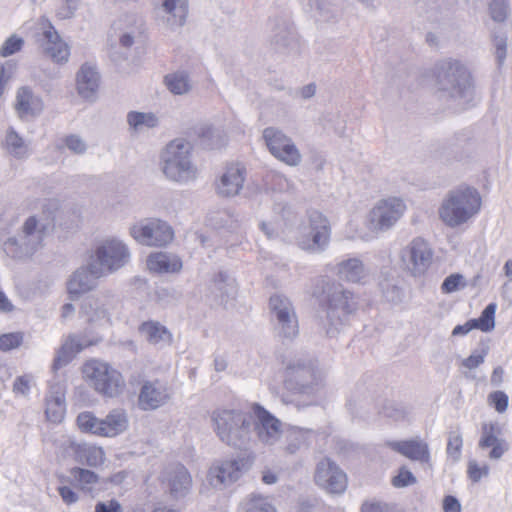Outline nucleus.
<instances>
[{
  "mask_svg": "<svg viewBox=\"0 0 512 512\" xmlns=\"http://www.w3.org/2000/svg\"><path fill=\"white\" fill-rule=\"evenodd\" d=\"M83 374L94 389L105 396L115 397L124 390L125 381L121 373L105 362L88 361L83 367Z\"/></svg>",
  "mask_w": 512,
  "mask_h": 512,
  "instance_id": "10",
  "label": "nucleus"
},
{
  "mask_svg": "<svg viewBox=\"0 0 512 512\" xmlns=\"http://www.w3.org/2000/svg\"><path fill=\"white\" fill-rule=\"evenodd\" d=\"M482 199L477 189L461 186L449 191L439 208V219L449 228H457L472 220L480 211Z\"/></svg>",
  "mask_w": 512,
  "mask_h": 512,
  "instance_id": "2",
  "label": "nucleus"
},
{
  "mask_svg": "<svg viewBox=\"0 0 512 512\" xmlns=\"http://www.w3.org/2000/svg\"><path fill=\"white\" fill-rule=\"evenodd\" d=\"M487 404L499 414H503L508 409L509 397L504 391L496 390L488 394Z\"/></svg>",
  "mask_w": 512,
  "mask_h": 512,
  "instance_id": "49",
  "label": "nucleus"
},
{
  "mask_svg": "<svg viewBox=\"0 0 512 512\" xmlns=\"http://www.w3.org/2000/svg\"><path fill=\"white\" fill-rule=\"evenodd\" d=\"M139 331L147 341L153 344H159L161 347L169 344L172 340V335L167 328L156 321L142 323Z\"/></svg>",
  "mask_w": 512,
  "mask_h": 512,
  "instance_id": "40",
  "label": "nucleus"
},
{
  "mask_svg": "<svg viewBox=\"0 0 512 512\" xmlns=\"http://www.w3.org/2000/svg\"><path fill=\"white\" fill-rule=\"evenodd\" d=\"M253 412L256 418V430L259 440L269 446L280 444L286 427L260 406H255Z\"/></svg>",
  "mask_w": 512,
  "mask_h": 512,
  "instance_id": "19",
  "label": "nucleus"
},
{
  "mask_svg": "<svg viewBox=\"0 0 512 512\" xmlns=\"http://www.w3.org/2000/svg\"><path fill=\"white\" fill-rule=\"evenodd\" d=\"M129 233L138 243L151 247L165 246L174 238L172 227L157 218L145 219L132 225Z\"/></svg>",
  "mask_w": 512,
  "mask_h": 512,
  "instance_id": "13",
  "label": "nucleus"
},
{
  "mask_svg": "<svg viewBox=\"0 0 512 512\" xmlns=\"http://www.w3.org/2000/svg\"><path fill=\"white\" fill-rule=\"evenodd\" d=\"M169 398V390L164 382L146 381L140 390L138 403L143 410H153L164 405Z\"/></svg>",
  "mask_w": 512,
  "mask_h": 512,
  "instance_id": "25",
  "label": "nucleus"
},
{
  "mask_svg": "<svg viewBox=\"0 0 512 512\" xmlns=\"http://www.w3.org/2000/svg\"><path fill=\"white\" fill-rule=\"evenodd\" d=\"M64 142L66 147L75 154H84L87 150L86 142L78 135H69Z\"/></svg>",
  "mask_w": 512,
  "mask_h": 512,
  "instance_id": "58",
  "label": "nucleus"
},
{
  "mask_svg": "<svg viewBox=\"0 0 512 512\" xmlns=\"http://www.w3.org/2000/svg\"><path fill=\"white\" fill-rule=\"evenodd\" d=\"M100 437L114 438L129 427L127 414L122 410H112L101 419Z\"/></svg>",
  "mask_w": 512,
  "mask_h": 512,
  "instance_id": "30",
  "label": "nucleus"
},
{
  "mask_svg": "<svg viewBox=\"0 0 512 512\" xmlns=\"http://www.w3.org/2000/svg\"><path fill=\"white\" fill-rule=\"evenodd\" d=\"M102 276H95L89 267V260L86 266L77 269L67 282L69 294L79 296L92 290L96 285V279Z\"/></svg>",
  "mask_w": 512,
  "mask_h": 512,
  "instance_id": "29",
  "label": "nucleus"
},
{
  "mask_svg": "<svg viewBox=\"0 0 512 512\" xmlns=\"http://www.w3.org/2000/svg\"><path fill=\"white\" fill-rule=\"evenodd\" d=\"M167 89L174 95H184L191 91L192 83L184 72L172 73L164 79Z\"/></svg>",
  "mask_w": 512,
  "mask_h": 512,
  "instance_id": "44",
  "label": "nucleus"
},
{
  "mask_svg": "<svg viewBox=\"0 0 512 512\" xmlns=\"http://www.w3.org/2000/svg\"><path fill=\"white\" fill-rule=\"evenodd\" d=\"M213 428L225 444L242 448L250 438L253 427L252 416L236 410H218L212 415Z\"/></svg>",
  "mask_w": 512,
  "mask_h": 512,
  "instance_id": "6",
  "label": "nucleus"
},
{
  "mask_svg": "<svg viewBox=\"0 0 512 512\" xmlns=\"http://www.w3.org/2000/svg\"><path fill=\"white\" fill-rule=\"evenodd\" d=\"M242 512H277L268 496L252 493L241 503Z\"/></svg>",
  "mask_w": 512,
  "mask_h": 512,
  "instance_id": "43",
  "label": "nucleus"
},
{
  "mask_svg": "<svg viewBox=\"0 0 512 512\" xmlns=\"http://www.w3.org/2000/svg\"><path fill=\"white\" fill-rule=\"evenodd\" d=\"M44 406L45 417L49 422L53 424L63 422L67 411L66 385L63 382L53 381L49 383Z\"/></svg>",
  "mask_w": 512,
  "mask_h": 512,
  "instance_id": "22",
  "label": "nucleus"
},
{
  "mask_svg": "<svg viewBox=\"0 0 512 512\" xmlns=\"http://www.w3.org/2000/svg\"><path fill=\"white\" fill-rule=\"evenodd\" d=\"M62 5L57 10V16L60 19H69L71 18L78 6L79 0H61Z\"/></svg>",
  "mask_w": 512,
  "mask_h": 512,
  "instance_id": "60",
  "label": "nucleus"
},
{
  "mask_svg": "<svg viewBox=\"0 0 512 512\" xmlns=\"http://www.w3.org/2000/svg\"><path fill=\"white\" fill-rule=\"evenodd\" d=\"M155 10L159 21L175 29L185 23L188 13L187 0H155Z\"/></svg>",
  "mask_w": 512,
  "mask_h": 512,
  "instance_id": "23",
  "label": "nucleus"
},
{
  "mask_svg": "<svg viewBox=\"0 0 512 512\" xmlns=\"http://www.w3.org/2000/svg\"><path fill=\"white\" fill-rule=\"evenodd\" d=\"M416 482V477L406 466L399 468L396 475L391 479V483L395 488H405L414 485Z\"/></svg>",
  "mask_w": 512,
  "mask_h": 512,
  "instance_id": "52",
  "label": "nucleus"
},
{
  "mask_svg": "<svg viewBox=\"0 0 512 512\" xmlns=\"http://www.w3.org/2000/svg\"><path fill=\"white\" fill-rule=\"evenodd\" d=\"M489 15L495 22H504L509 16L508 0H492L489 4Z\"/></svg>",
  "mask_w": 512,
  "mask_h": 512,
  "instance_id": "50",
  "label": "nucleus"
},
{
  "mask_svg": "<svg viewBox=\"0 0 512 512\" xmlns=\"http://www.w3.org/2000/svg\"><path fill=\"white\" fill-rule=\"evenodd\" d=\"M463 446L462 436L459 432L453 431L449 434L448 443H447V455L454 462L458 461L461 456V450Z\"/></svg>",
  "mask_w": 512,
  "mask_h": 512,
  "instance_id": "53",
  "label": "nucleus"
},
{
  "mask_svg": "<svg viewBox=\"0 0 512 512\" xmlns=\"http://www.w3.org/2000/svg\"><path fill=\"white\" fill-rule=\"evenodd\" d=\"M329 236L328 220L320 212L313 211L309 214L307 224L301 227L297 242L303 250L319 252L327 246Z\"/></svg>",
  "mask_w": 512,
  "mask_h": 512,
  "instance_id": "14",
  "label": "nucleus"
},
{
  "mask_svg": "<svg viewBox=\"0 0 512 512\" xmlns=\"http://www.w3.org/2000/svg\"><path fill=\"white\" fill-rule=\"evenodd\" d=\"M267 183H270L274 190L284 191L290 188V183L283 175L271 172L266 176Z\"/></svg>",
  "mask_w": 512,
  "mask_h": 512,
  "instance_id": "59",
  "label": "nucleus"
},
{
  "mask_svg": "<svg viewBox=\"0 0 512 512\" xmlns=\"http://www.w3.org/2000/svg\"><path fill=\"white\" fill-rule=\"evenodd\" d=\"M443 509L445 512H460L461 505L453 496H446L443 501Z\"/></svg>",
  "mask_w": 512,
  "mask_h": 512,
  "instance_id": "64",
  "label": "nucleus"
},
{
  "mask_svg": "<svg viewBox=\"0 0 512 512\" xmlns=\"http://www.w3.org/2000/svg\"><path fill=\"white\" fill-rule=\"evenodd\" d=\"M42 29L36 36L41 53L55 63H66L70 55L68 45L48 20H42Z\"/></svg>",
  "mask_w": 512,
  "mask_h": 512,
  "instance_id": "18",
  "label": "nucleus"
},
{
  "mask_svg": "<svg viewBox=\"0 0 512 512\" xmlns=\"http://www.w3.org/2000/svg\"><path fill=\"white\" fill-rule=\"evenodd\" d=\"M24 44V40L17 35L10 36L2 45L0 49V55L7 57L21 50Z\"/></svg>",
  "mask_w": 512,
  "mask_h": 512,
  "instance_id": "57",
  "label": "nucleus"
},
{
  "mask_svg": "<svg viewBox=\"0 0 512 512\" xmlns=\"http://www.w3.org/2000/svg\"><path fill=\"white\" fill-rule=\"evenodd\" d=\"M275 50L281 53H291L297 48V41L292 29L286 23H279L271 37Z\"/></svg>",
  "mask_w": 512,
  "mask_h": 512,
  "instance_id": "37",
  "label": "nucleus"
},
{
  "mask_svg": "<svg viewBox=\"0 0 512 512\" xmlns=\"http://www.w3.org/2000/svg\"><path fill=\"white\" fill-rule=\"evenodd\" d=\"M246 169L239 163L230 164L216 183L217 194L222 197H233L240 193L245 181Z\"/></svg>",
  "mask_w": 512,
  "mask_h": 512,
  "instance_id": "24",
  "label": "nucleus"
},
{
  "mask_svg": "<svg viewBox=\"0 0 512 512\" xmlns=\"http://www.w3.org/2000/svg\"><path fill=\"white\" fill-rule=\"evenodd\" d=\"M143 37L142 20H134L131 32H122L120 34V44L124 48H130L133 44L140 42Z\"/></svg>",
  "mask_w": 512,
  "mask_h": 512,
  "instance_id": "47",
  "label": "nucleus"
},
{
  "mask_svg": "<svg viewBox=\"0 0 512 512\" xmlns=\"http://www.w3.org/2000/svg\"><path fill=\"white\" fill-rule=\"evenodd\" d=\"M23 342L21 332L7 333L0 336V350L8 351L17 349Z\"/></svg>",
  "mask_w": 512,
  "mask_h": 512,
  "instance_id": "55",
  "label": "nucleus"
},
{
  "mask_svg": "<svg viewBox=\"0 0 512 512\" xmlns=\"http://www.w3.org/2000/svg\"><path fill=\"white\" fill-rule=\"evenodd\" d=\"M466 286L464 277L461 274H451L443 281L441 285V291L443 293H453Z\"/></svg>",
  "mask_w": 512,
  "mask_h": 512,
  "instance_id": "54",
  "label": "nucleus"
},
{
  "mask_svg": "<svg viewBox=\"0 0 512 512\" xmlns=\"http://www.w3.org/2000/svg\"><path fill=\"white\" fill-rule=\"evenodd\" d=\"M316 296L319 325L328 337H336L344 329L347 317L354 309L352 293L338 282L323 281L321 291Z\"/></svg>",
  "mask_w": 512,
  "mask_h": 512,
  "instance_id": "1",
  "label": "nucleus"
},
{
  "mask_svg": "<svg viewBox=\"0 0 512 512\" xmlns=\"http://www.w3.org/2000/svg\"><path fill=\"white\" fill-rule=\"evenodd\" d=\"M95 512H122L121 505L115 501L100 502L95 506Z\"/></svg>",
  "mask_w": 512,
  "mask_h": 512,
  "instance_id": "62",
  "label": "nucleus"
},
{
  "mask_svg": "<svg viewBox=\"0 0 512 512\" xmlns=\"http://www.w3.org/2000/svg\"><path fill=\"white\" fill-rule=\"evenodd\" d=\"M14 108L20 119L34 118L42 113L44 103L40 96L34 94L29 87L24 86L17 90Z\"/></svg>",
  "mask_w": 512,
  "mask_h": 512,
  "instance_id": "28",
  "label": "nucleus"
},
{
  "mask_svg": "<svg viewBox=\"0 0 512 512\" xmlns=\"http://www.w3.org/2000/svg\"><path fill=\"white\" fill-rule=\"evenodd\" d=\"M132 133L139 134L159 125V118L152 112L130 111L126 117Z\"/></svg>",
  "mask_w": 512,
  "mask_h": 512,
  "instance_id": "39",
  "label": "nucleus"
},
{
  "mask_svg": "<svg viewBox=\"0 0 512 512\" xmlns=\"http://www.w3.org/2000/svg\"><path fill=\"white\" fill-rule=\"evenodd\" d=\"M101 341V337L87 332L69 334L62 343L60 352H81L96 347Z\"/></svg>",
  "mask_w": 512,
  "mask_h": 512,
  "instance_id": "34",
  "label": "nucleus"
},
{
  "mask_svg": "<svg viewBox=\"0 0 512 512\" xmlns=\"http://www.w3.org/2000/svg\"><path fill=\"white\" fill-rule=\"evenodd\" d=\"M34 379L30 375L17 377L13 384V391L18 396L27 397L30 393Z\"/></svg>",
  "mask_w": 512,
  "mask_h": 512,
  "instance_id": "56",
  "label": "nucleus"
},
{
  "mask_svg": "<svg viewBox=\"0 0 512 512\" xmlns=\"http://www.w3.org/2000/svg\"><path fill=\"white\" fill-rule=\"evenodd\" d=\"M4 146L7 152L17 159H24L29 155V145L12 127L6 132Z\"/></svg>",
  "mask_w": 512,
  "mask_h": 512,
  "instance_id": "42",
  "label": "nucleus"
},
{
  "mask_svg": "<svg viewBox=\"0 0 512 512\" xmlns=\"http://www.w3.org/2000/svg\"><path fill=\"white\" fill-rule=\"evenodd\" d=\"M406 211V204L398 197H387L377 201L368 215L369 227L375 232L392 228Z\"/></svg>",
  "mask_w": 512,
  "mask_h": 512,
  "instance_id": "15",
  "label": "nucleus"
},
{
  "mask_svg": "<svg viewBox=\"0 0 512 512\" xmlns=\"http://www.w3.org/2000/svg\"><path fill=\"white\" fill-rule=\"evenodd\" d=\"M313 436V432L298 427L286 428L283 441L280 447L289 454L296 453L309 439Z\"/></svg>",
  "mask_w": 512,
  "mask_h": 512,
  "instance_id": "38",
  "label": "nucleus"
},
{
  "mask_svg": "<svg viewBox=\"0 0 512 512\" xmlns=\"http://www.w3.org/2000/svg\"><path fill=\"white\" fill-rule=\"evenodd\" d=\"M489 473L490 467L487 463H479L474 459L468 461L467 475L472 482H479L481 479L487 477Z\"/></svg>",
  "mask_w": 512,
  "mask_h": 512,
  "instance_id": "48",
  "label": "nucleus"
},
{
  "mask_svg": "<svg viewBox=\"0 0 512 512\" xmlns=\"http://www.w3.org/2000/svg\"><path fill=\"white\" fill-rule=\"evenodd\" d=\"M168 483L170 493L175 498H182L189 492L192 479L188 470L184 466L178 465L169 473Z\"/></svg>",
  "mask_w": 512,
  "mask_h": 512,
  "instance_id": "36",
  "label": "nucleus"
},
{
  "mask_svg": "<svg viewBox=\"0 0 512 512\" xmlns=\"http://www.w3.org/2000/svg\"><path fill=\"white\" fill-rule=\"evenodd\" d=\"M269 310L276 335L283 340H293L299 333V324L291 300L283 294L275 293L269 299Z\"/></svg>",
  "mask_w": 512,
  "mask_h": 512,
  "instance_id": "11",
  "label": "nucleus"
},
{
  "mask_svg": "<svg viewBox=\"0 0 512 512\" xmlns=\"http://www.w3.org/2000/svg\"><path fill=\"white\" fill-rule=\"evenodd\" d=\"M433 75L435 86L443 96L458 100L471 95V74L459 60L448 58L439 61L434 67Z\"/></svg>",
  "mask_w": 512,
  "mask_h": 512,
  "instance_id": "5",
  "label": "nucleus"
},
{
  "mask_svg": "<svg viewBox=\"0 0 512 512\" xmlns=\"http://www.w3.org/2000/svg\"><path fill=\"white\" fill-rule=\"evenodd\" d=\"M314 482L328 494L341 495L348 487L347 474L329 458L321 459L315 467Z\"/></svg>",
  "mask_w": 512,
  "mask_h": 512,
  "instance_id": "16",
  "label": "nucleus"
},
{
  "mask_svg": "<svg viewBox=\"0 0 512 512\" xmlns=\"http://www.w3.org/2000/svg\"><path fill=\"white\" fill-rule=\"evenodd\" d=\"M100 87V74L96 67L85 63L76 74V90L80 97L95 101Z\"/></svg>",
  "mask_w": 512,
  "mask_h": 512,
  "instance_id": "26",
  "label": "nucleus"
},
{
  "mask_svg": "<svg viewBox=\"0 0 512 512\" xmlns=\"http://www.w3.org/2000/svg\"><path fill=\"white\" fill-rule=\"evenodd\" d=\"M263 138L270 153L281 162L295 167L302 161V155L293 140L279 129L268 127Z\"/></svg>",
  "mask_w": 512,
  "mask_h": 512,
  "instance_id": "17",
  "label": "nucleus"
},
{
  "mask_svg": "<svg viewBox=\"0 0 512 512\" xmlns=\"http://www.w3.org/2000/svg\"><path fill=\"white\" fill-rule=\"evenodd\" d=\"M147 266L156 273H178L182 269V261L175 254L156 252L148 257Z\"/></svg>",
  "mask_w": 512,
  "mask_h": 512,
  "instance_id": "32",
  "label": "nucleus"
},
{
  "mask_svg": "<svg viewBox=\"0 0 512 512\" xmlns=\"http://www.w3.org/2000/svg\"><path fill=\"white\" fill-rule=\"evenodd\" d=\"M51 230L50 223L43 218L30 216L24 222L21 231L4 243V251L12 257H21L34 253Z\"/></svg>",
  "mask_w": 512,
  "mask_h": 512,
  "instance_id": "8",
  "label": "nucleus"
},
{
  "mask_svg": "<svg viewBox=\"0 0 512 512\" xmlns=\"http://www.w3.org/2000/svg\"><path fill=\"white\" fill-rule=\"evenodd\" d=\"M192 144L176 138L170 141L160 153V169L170 181L187 184L198 176L197 166L192 161Z\"/></svg>",
  "mask_w": 512,
  "mask_h": 512,
  "instance_id": "3",
  "label": "nucleus"
},
{
  "mask_svg": "<svg viewBox=\"0 0 512 512\" xmlns=\"http://www.w3.org/2000/svg\"><path fill=\"white\" fill-rule=\"evenodd\" d=\"M273 210L276 214L275 219L273 221H263L260 224L261 230L268 238L277 237L280 230H282L281 222L286 225L293 217L291 209L282 203H276Z\"/></svg>",
  "mask_w": 512,
  "mask_h": 512,
  "instance_id": "35",
  "label": "nucleus"
},
{
  "mask_svg": "<svg viewBox=\"0 0 512 512\" xmlns=\"http://www.w3.org/2000/svg\"><path fill=\"white\" fill-rule=\"evenodd\" d=\"M387 446L410 460L430 465L429 446L420 437L402 441H389Z\"/></svg>",
  "mask_w": 512,
  "mask_h": 512,
  "instance_id": "27",
  "label": "nucleus"
},
{
  "mask_svg": "<svg viewBox=\"0 0 512 512\" xmlns=\"http://www.w3.org/2000/svg\"><path fill=\"white\" fill-rule=\"evenodd\" d=\"M72 448L76 457L92 467H98L105 462V452L102 447L91 444H73Z\"/></svg>",
  "mask_w": 512,
  "mask_h": 512,
  "instance_id": "41",
  "label": "nucleus"
},
{
  "mask_svg": "<svg viewBox=\"0 0 512 512\" xmlns=\"http://www.w3.org/2000/svg\"><path fill=\"white\" fill-rule=\"evenodd\" d=\"M214 288L223 299H233L236 295L235 280L226 273L220 272L214 279Z\"/></svg>",
  "mask_w": 512,
  "mask_h": 512,
  "instance_id": "46",
  "label": "nucleus"
},
{
  "mask_svg": "<svg viewBox=\"0 0 512 512\" xmlns=\"http://www.w3.org/2000/svg\"><path fill=\"white\" fill-rule=\"evenodd\" d=\"M336 273L340 279L353 283L361 282L368 275L364 264L357 258L347 259L338 263Z\"/></svg>",
  "mask_w": 512,
  "mask_h": 512,
  "instance_id": "33",
  "label": "nucleus"
},
{
  "mask_svg": "<svg viewBox=\"0 0 512 512\" xmlns=\"http://www.w3.org/2000/svg\"><path fill=\"white\" fill-rule=\"evenodd\" d=\"M433 250L426 240L416 237L400 251L401 265L414 277L424 275L432 264Z\"/></svg>",
  "mask_w": 512,
  "mask_h": 512,
  "instance_id": "12",
  "label": "nucleus"
},
{
  "mask_svg": "<svg viewBox=\"0 0 512 512\" xmlns=\"http://www.w3.org/2000/svg\"><path fill=\"white\" fill-rule=\"evenodd\" d=\"M130 260V250L120 239L101 241L89 255V267L95 276H106L124 267Z\"/></svg>",
  "mask_w": 512,
  "mask_h": 512,
  "instance_id": "7",
  "label": "nucleus"
},
{
  "mask_svg": "<svg viewBox=\"0 0 512 512\" xmlns=\"http://www.w3.org/2000/svg\"><path fill=\"white\" fill-rule=\"evenodd\" d=\"M16 69V65L11 62H6L4 65H0V84L6 85L12 78Z\"/></svg>",
  "mask_w": 512,
  "mask_h": 512,
  "instance_id": "61",
  "label": "nucleus"
},
{
  "mask_svg": "<svg viewBox=\"0 0 512 512\" xmlns=\"http://www.w3.org/2000/svg\"><path fill=\"white\" fill-rule=\"evenodd\" d=\"M58 491L63 502H65L67 505H71L77 502L78 496L70 487L61 486L58 488Z\"/></svg>",
  "mask_w": 512,
  "mask_h": 512,
  "instance_id": "63",
  "label": "nucleus"
},
{
  "mask_svg": "<svg viewBox=\"0 0 512 512\" xmlns=\"http://www.w3.org/2000/svg\"><path fill=\"white\" fill-rule=\"evenodd\" d=\"M73 475L81 488L87 491H91L98 482V476L87 469L78 468L73 472Z\"/></svg>",
  "mask_w": 512,
  "mask_h": 512,
  "instance_id": "51",
  "label": "nucleus"
},
{
  "mask_svg": "<svg viewBox=\"0 0 512 512\" xmlns=\"http://www.w3.org/2000/svg\"><path fill=\"white\" fill-rule=\"evenodd\" d=\"M114 306V295L110 291H101L82 301L80 314L91 323L102 319L109 321V312Z\"/></svg>",
  "mask_w": 512,
  "mask_h": 512,
  "instance_id": "21",
  "label": "nucleus"
},
{
  "mask_svg": "<svg viewBox=\"0 0 512 512\" xmlns=\"http://www.w3.org/2000/svg\"><path fill=\"white\" fill-rule=\"evenodd\" d=\"M478 447L481 450L487 451L489 459L499 460L508 452L510 445L502 436L500 424L490 421L482 424Z\"/></svg>",
  "mask_w": 512,
  "mask_h": 512,
  "instance_id": "20",
  "label": "nucleus"
},
{
  "mask_svg": "<svg viewBox=\"0 0 512 512\" xmlns=\"http://www.w3.org/2000/svg\"><path fill=\"white\" fill-rule=\"evenodd\" d=\"M250 461L245 457L217 461L209 468L202 491H222L234 482L250 468Z\"/></svg>",
  "mask_w": 512,
  "mask_h": 512,
  "instance_id": "9",
  "label": "nucleus"
},
{
  "mask_svg": "<svg viewBox=\"0 0 512 512\" xmlns=\"http://www.w3.org/2000/svg\"><path fill=\"white\" fill-rule=\"evenodd\" d=\"M101 419L92 412L84 411L76 417L77 428L83 432L100 437Z\"/></svg>",
  "mask_w": 512,
  "mask_h": 512,
  "instance_id": "45",
  "label": "nucleus"
},
{
  "mask_svg": "<svg viewBox=\"0 0 512 512\" xmlns=\"http://www.w3.org/2000/svg\"><path fill=\"white\" fill-rule=\"evenodd\" d=\"M496 311V304H489L477 319H471L463 325H458L453 329L452 334L465 335L472 329H480L482 332L491 331L495 326L494 316Z\"/></svg>",
  "mask_w": 512,
  "mask_h": 512,
  "instance_id": "31",
  "label": "nucleus"
},
{
  "mask_svg": "<svg viewBox=\"0 0 512 512\" xmlns=\"http://www.w3.org/2000/svg\"><path fill=\"white\" fill-rule=\"evenodd\" d=\"M286 388L296 395L303 405L319 404L326 396L324 376L321 371L304 364H293L287 368Z\"/></svg>",
  "mask_w": 512,
  "mask_h": 512,
  "instance_id": "4",
  "label": "nucleus"
}]
</instances>
